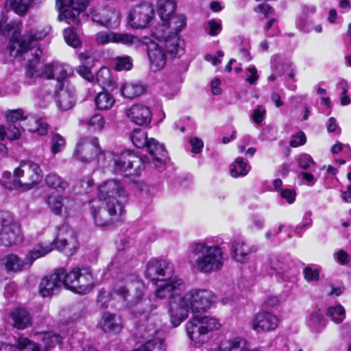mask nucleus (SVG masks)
<instances>
[{"label": "nucleus", "mask_w": 351, "mask_h": 351, "mask_svg": "<svg viewBox=\"0 0 351 351\" xmlns=\"http://www.w3.org/2000/svg\"><path fill=\"white\" fill-rule=\"evenodd\" d=\"M145 292L143 282L135 274H132L117 284L112 292L101 289L97 295V305L101 308H106L111 300L117 299L124 306L133 307L143 300Z\"/></svg>", "instance_id": "1"}, {"label": "nucleus", "mask_w": 351, "mask_h": 351, "mask_svg": "<svg viewBox=\"0 0 351 351\" xmlns=\"http://www.w3.org/2000/svg\"><path fill=\"white\" fill-rule=\"evenodd\" d=\"M22 23L19 20L12 21L5 24L4 19L0 20V34L3 35H12L8 49L11 56H17L21 53H29L36 57V51L38 56L41 51L38 48L30 47L33 41H38L43 39L48 34V30L45 29H32L27 34L21 36Z\"/></svg>", "instance_id": "2"}, {"label": "nucleus", "mask_w": 351, "mask_h": 351, "mask_svg": "<svg viewBox=\"0 0 351 351\" xmlns=\"http://www.w3.org/2000/svg\"><path fill=\"white\" fill-rule=\"evenodd\" d=\"M215 295L207 289H195L178 298L179 302H173L171 307V323L178 326L189 315V312L204 313L214 303Z\"/></svg>", "instance_id": "3"}, {"label": "nucleus", "mask_w": 351, "mask_h": 351, "mask_svg": "<svg viewBox=\"0 0 351 351\" xmlns=\"http://www.w3.org/2000/svg\"><path fill=\"white\" fill-rule=\"evenodd\" d=\"M190 253L196 256L191 263L195 273L210 274L219 271L224 265L223 252L217 245H210L208 239L193 242L189 245Z\"/></svg>", "instance_id": "4"}, {"label": "nucleus", "mask_w": 351, "mask_h": 351, "mask_svg": "<svg viewBox=\"0 0 351 351\" xmlns=\"http://www.w3.org/2000/svg\"><path fill=\"white\" fill-rule=\"evenodd\" d=\"M108 161L112 162L111 167L114 173L125 176H137L146 164L150 166L153 165L147 156L141 158L130 150L123 151L119 155L112 154V158H107L106 163Z\"/></svg>", "instance_id": "5"}, {"label": "nucleus", "mask_w": 351, "mask_h": 351, "mask_svg": "<svg viewBox=\"0 0 351 351\" xmlns=\"http://www.w3.org/2000/svg\"><path fill=\"white\" fill-rule=\"evenodd\" d=\"M36 51V57L28 60L26 75L29 79L45 77L47 79H55L58 82L64 81L69 75L70 70L69 66L60 62H53L48 64L40 63L38 54Z\"/></svg>", "instance_id": "6"}, {"label": "nucleus", "mask_w": 351, "mask_h": 351, "mask_svg": "<svg viewBox=\"0 0 351 351\" xmlns=\"http://www.w3.org/2000/svg\"><path fill=\"white\" fill-rule=\"evenodd\" d=\"M52 250L51 245L38 243L28 252L23 258L16 254H10L5 256L2 262L8 272H20L29 269L36 260L46 256Z\"/></svg>", "instance_id": "7"}, {"label": "nucleus", "mask_w": 351, "mask_h": 351, "mask_svg": "<svg viewBox=\"0 0 351 351\" xmlns=\"http://www.w3.org/2000/svg\"><path fill=\"white\" fill-rule=\"evenodd\" d=\"M73 157L82 162H90L96 159L99 165L105 167L107 158H112V153L101 150L97 138L88 136L81 138L78 142Z\"/></svg>", "instance_id": "8"}, {"label": "nucleus", "mask_w": 351, "mask_h": 351, "mask_svg": "<svg viewBox=\"0 0 351 351\" xmlns=\"http://www.w3.org/2000/svg\"><path fill=\"white\" fill-rule=\"evenodd\" d=\"M127 197L123 184L116 180H107L98 187L99 200L106 202V206L111 213H116L114 208L119 212H125L124 204Z\"/></svg>", "instance_id": "9"}, {"label": "nucleus", "mask_w": 351, "mask_h": 351, "mask_svg": "<svg viewBox=\"0 0 351 351\" xmlns=\"http://www.w3.org/2000/svg\"><path fill=\"white\" fill-rule=\"evenodd\" d=\"M43 177V171L37 163L31 160H23L15 169L12 185L9 188L28 190L40 182Z\"/></svg>", "instance_id": "10"}, {"label": "nucleus", "mask_w": 351, "mask_h": 351, "mask_svg": "<svg viewBox=\"0 0 351 351\" xmlns=\"http://www.w3.org/2000/svg\"><path fill=\"white\" fill-rule=\"evenodd\" d=\"M134 145L138 148H146L149 152V161L154 167L158 168L162 166L166 158L167 152L164 146L160 144L156 139H148L147 132L141 129H135L130 136Z\"/></svg>", "instance_id": "11"}, {"label": "nucleus", "mask_w": 351, "mask_h": 351, "mask_svg": "<svg viewBox=\"0 0 351 351\" xmlns=\"http://www.w3.org/2000/svg\"><path fill=\"white\" fill-rule=\"evenodd\" d=\"M221 324L215 317L209 316H194L185 326L187 336L195 344H203L206 341V335L219 330Z\"/></svg>", "instance_id": "12"}, {"label": "nucleus", "mask_w": 351, "mask_h": 351, "mask_svg": "<svg viewBox=\"0 0 351 351\" xmlns=\"http://www.w3.org/2000/svg\"><path fill=\"white\" fill-rule=\"evenodd\" d=\"M0 244L11 246L23 241L19 224L14 221L12 215L7 211H0Z\"/></svg>", "instance_id": "13"}, {"label": "nucleus", "mask_w": 351, "mask_h": 351, "mask_svg": "<svg viewBox=\"0 0 351 351\" xmlns=\"http://www.w3.org/2000/svg\"><path fill=\"white\" fill-rule=\"evenodd\" d=\"M50 245L54 248L64 252L66 255L73 254L78 248V241L75 231L66 223L57 227L56 237L51 243H44Z\"/></svg>", "instance_id": "14"}, {"label": "nucleus", "mask_w": 351, "mask_h": 351, "mask_svg": "<svg viewBox=\"0 0 351 351\" xmlns=\"http://www.w3.org/2000/svg\"><path fill=\"white\" fill-rule=\"evenodd\" d=\"M101 204L99 199H93L89 202L90 213L96 226H108L121 221L125 212H119L114 208L116 213H111L108 208H104Z\"/></svg>", "instance_id": "15"}, {"label": "nucleus", "mask_w": 351, "mask_h": 351, "mask_svg": "<svg viewBox=\"0 0 351 351\" xmlns=\"http://www.w3.org/2000/svg\"><path fill=\"white\" fill-rule=\"evenodd\" d=\"M142 47H145L149 61L150 69L154 71L162 70L167 64L169 56L162 45L147 37L143 38Z\"/></svg>", "instance_id": "16"}, {"label": "nucleus", "mask_w": 351, "mask_h": 351, "mask_svg": "<svg viewBox=\"0 0 351 351\" xmlns=\"http://www.w3.org/2000/svg\"><path fill=\"white\" fill-rule=\"evenodd\" d=\"M154 16L152 4L143 3L132 8L128 15V24L134 29L147 27Z\"/></svg>", "instance_id": "17"}, {"label": "nucleus", "mask_w": 351, "mask_h": 351, "mask_svg": "<svg viewBox=\"0 0 351 351\" xmlns=\"http://www.w3.org/2000/svg\"><path fill=\"white\" fill-rule=\"evenodd\" d=\"M173 274L172 263L165 260L152 259L147 262L145 276L151 280H165L171 278Z\"/></svg>", "instance_id": "18"}, {"label": "nucleus", "mask_w": 351, "mask_h": 351, "mask_svg": "<svg viewBox=\"0 0 351 351\" xmlns=\"http://www.w3.org/2000/svg\"><path fill=\"white\" fill-rule=\"evenodd\" d=\"M155 291L156 298L163 300L169 298V317H171V307L173 302H179L178 298L182 297L180 291L183 285L181 279H171L170 280H165Z\"/></svg>", "instance_id": "19"}, {"label": "nucleus", "mask_w": 351, "mask_h": 351, "mask_svg": "<svg viewBox=\"0 0 351 351\" xmlns=\"http://www.w3.org/2000/svg\"><path fill=\"white\" fill-rule=\"evenodd\" d=\"M154 34L169 56L180 57L184 53L185 43L179 34H161L160 32H155Z\"/></svg>", "instance_id": "20"}, {"label": "nucleus", "mask_w": 351, "mask_h": 351, "mask_svg": "<svg viewBox=\"0 0 351 351\" xmlns=\"http://www.w3.org/2000/svg\"><path fill=\"white\" fill-rule=\"evenodd\" d=\"M280 322V318L267 311H261L253 317L252 328L258 333L268 332L275 330Z\"/></svg>", "instance_id": "21"}, {"label": "nucleus", "mask_w": 351, "mask_h": 351, "mask_svg": "<svg viewBox=\"0 0 351 351\" xmlns=\"http://www.w3.org/2000/svg\"><path fill=\"white\" fill-rule=\"evenodd\" d=\"M217 351H262L260 348H252L250 342L241 336H230L222 339Z\"/></svg>", "instance_id": "22"}, {"label": "nucleus", "mask_w": 351, "mask_h": 351, "mask_svg": "<svg viewBox=\"0 0 351 351\" xmlns=\"http://www.w3.org/2000/svg\"><path fill=\"white\" fill-rule=\"evenodd\" d=\"M125 114L130 121L141 126L148 125L152 117L150 109L143 104L132 106L125 111Z\"/></svg>", "instance_id": "23"}, {"label": "nucleus", "mask_w": 351, "mask_h": 351, "mask_svg": "<svg viewBox=\"0 0 351 351\" xmlns=\"http://www.w3.org/2000/svg\"><path fill=\"white\" fill-rule=\"evenodd\" d=\"M256 251L255 246L250 245L242 240L234 241L231 244L230 252L232 258L237 263H245L250 255Z\"/></svg>", "instance_id": "24"}, {"label": "nucleus", "mask_w": 351, "mask_h": 351, "mask_svg": "<svg viewBox=\"0 0 351 351\" xmlns=\"http://www.w3.org/2000/svg\"><path fill=\"white\" fill-rule=\"evenodd\" d=\"M161 21V25L155 31L160 32L161 34L167 32V34H179L186 25V17L182 14H174Z\"/></svg>", "instance_id": "25"}, {"label": "nucleus", "mask_w": 351, "mask_h": 351, "mask_svg": "<svg viewBox=\"0 0 351 351\" xmlns=\"http://www.w3.org/2000/svg\"><path fill=\"white\" fill-rule=\"evenodd\" d=\"M62 286V282L56 271L42 279L39 285V292L44 298L51 296L58 293Z\"/></svg>", "instance_id": "26"}, {"label": "nucleus", "mask_w": 351, "mask_h": 351, "mask_svg": "<svg viewBox=\"0 0 351 351\" xmlns=\"http://www.w3.org/2000/svg\"><path fill=\"white\" fill-rule=\"evenodd\" d=\"M99 326L105 332L118 334L122 330L123 323L121 316L104 312L101 315Z\"/></svg>", "instance_id": "27"}, {"label": "nucleus", "mask_w": 351, "mask_h": 351, "mask_svg": "<svg viewBox=\"0 0 351 351\" xmlns=\"http://www.w3.org/2000/svg\"><path fill=\"white\" fill-rule=\"evenodd\" d=\"M47 204L50 210L57 215H60L62 210L68 213L74 205L72 199L60 195L49 196Z\"/></svg>", "instance_id": "28"}, {"label": "nucleus", "mask_w": 351, "mask_h": 351, "mask_svg": "<svg viewBox=\"0 0 351 351\" xmlns=\"http://www.w3.org/2000/svg\"><path fill=\"white\" fill-rule=\"evenodd\" d=\"M77 285L75 290L79 294H86L90 292L95 285V280L89 267H81Z\"/></svg>", "instance_id": "29"}, {"label": "nucleus", "mask_w": 351, "mask_h": 351, "mask_svg": "<svg viewBox=\"0 0 351 351\" xmlns=\"http://www.w3.org/2000/svg\"><path fill=\"white\" fill-rule=\"evenodd\" d=\"M57 271L60 280L62 282V285L75 292L81 267H75L68 273L64 268H60Z\"/></svg>", "instance_id": "30"}, {"label": "nucleus", "mask_w": 351, "mask_h": 351, "mask_svg": "<svg viewBox=\"0 0 351 351\" xmlns=\"http://www.w3.org/2000/svg\"><path fill=\"white\" fill-rule=\"evenodd\" d=\"M306 324L313 332L320 333L327 324V320L324 318L320 310L314 309L311 311L306 319Z\"/></svg>", "instance_id": "31"}, {"label": "nucleus", "mask_w": 351, "mask_h": 351, "mask_svg": "<svg viewBox=\"0 0 351 351\" xmlns=\"http://www.w3.org/2000/svg\"><path fill=\"white\" fill-rule=\"evenodd\" d=\"M75 88L72 87L70 89H61L58 93L57 105L60 110L66 111L71 108L75 104Z\"/></svg>", "instance_id": "32"}, {"label": "nucleus", "mask_w": 351, "mask_h": 351, "mask_svg": "<svg viewBox=\"0 0 351 351\" xmlns=\"http://www.w3.org/2000/svg\"><path fill=\"white\" fill-rule=\"evenodd\" d=\"M11 319L14 327L24 329L31 324V317L27 311L23 308H16L11 313Z\"/></svg>", "instance_id": "33"}, {"label": "nucleus", "mask_w": 351, "mask_h": 351, "mask_svg": "<svg viewBox=\"0 0 351 351\" xmlns=\"http://www.w3.org/2000/svg\"><path fill=\"white\" fill-rule=\"evenodd\" d=\"M176 5L174 0H158L156 10L161 20H166L174 15Z\"/></svg>", "instance_id": "34"}, {"label": "nucleus", "mask_w": 351, "mask_h": 351, "mask_svg": "<svg viewBox=\"0 0 351 351\" xmlns=\"http://www.w3.org/2000/svg\"><path fill=\"white\" fill-rule=\"evenodd\" d=\"M120 91L121 95L125 98L133 99L142 95L145 91V88L138 83L126 82L121 85Z\"/></svg>", "instance_id": "35"}, {"label": "nucleus", "mask_w": 351, "mask_h": 351, "mask_svg": "<svg viewBox=\"0 0 351 351\" xmlns=\"http://www.w3.org/2000/svg\"><path fill=\"white\" fill-rule=\"evenodd\" d=\"M114 43L122 44L128 47L136 45L141 47L142 45L143 39L139 40L136 36L130 33H117L114 34Z\"/></svg>", "instance_id": "36"}, {"label": "nucleus", "mask_w": 351, "mask_h": 351, "mask_svg": "<svg viewBox=\"0 0 351 351\" xmlns=\"http://www.w3.org/2000/svg\"><path fill=\"white\" fill-rule=\"evenodd\" d=\"M46 184L58 192H63L68 186V182L56 173H51L45 178Z\"/></svg>", "instance_id": "37"}, {"label": "nucleus", "mask_w": 351, "mask_h": 351, "mask_svg": "<svg viewBox=\"0 0 351 351\" xmlns=\"http://www.w3.org/2000/svg\"><path fill=\"white\" fill-rule=\"evenodd\" d=\"M27 130L32 133L43 136L47 133L48 125L44 119L32 117L28 119Z\"/></svg>", "instance_id": "38"}, {"label": "nucleus", "mask_w": 351, "mask_h": 351, "mask_svg": "<svg viewBox=\"0 0 351 351\" xmlns=\"http://www.w3.org/2000/svg\"><path fill=\"white\" fill-rule=\"evenodd\" d=\"M34 0H7L6 6L9 7L19 16H24L28 12Z\"/></svg>", "instance_id": "39"}, {"label": "nucleus", "mask_w": 351, "mask_h": 351, "mask_svg": "<svg viewBox=\"0 0 351 351\" xmlns=\"http://www.w3.org/2000/svg\"><path fill=\"white\" fill-rule=\"evenodd\" d=\"M269 267V274L271 275H284L287 273L290 269L289 265L287 263H285L284 258L278 256H274L271 258Z\"/></svg>", "instance_id": "40"}, {"label": "nucleus", "mask_w": 351, "mask_h": 351, "mask_svg": "<svg viewBox=\"0 0 351 351\" xmlns=\"http://www.w3.org/2000/svg\"><path fill=\"white\" fill-rule=\"evenodd\" d=\"M250 169L247 161H245L242 158H237L230 166V175L233 178L245 176L248 173Z\"/></svg>", "instance_id": "41"}, {"label": "nucleus", "mask_w": 351, "mask_h": 351, "mask_svg": "<svg viewBox=\"0 0 351 351\" xmlns=\"http://www.w3.org/2000/svg\"><path fill=\"white\" fill-rule=\"evenodd\" d=\"M38 337L43 341L46 350H50L59 345L63 338L60 334L53 331L40 334L38 335Z\"/></svg>", "instance_id": "42"}, {"label": "nucleus", "mask_w": 351, "mask_h": 351, "mask_svg": "<svg viewBox=\"0 0 351 351\" xmlns=\"http://www.w3.org/2000/svg\"><path fill=\"white\" fill-rule=\"evenodd\" d=\"M95 102L98 109L104 110L110 109L114 106L115 99L109 93L101 92L97 95Z\"/></svg>", "instance_id": "43"}, {"label": "nucleus", "mask_w": 351, "mask_h": 351, "mask_svg": "<svg viewBox=\"0 0 351 351\" xmlns=\"http://www.w3.org/2000/svg\"><path fill=\"white\" fill-rule=\"evenodd\" d=\"M60 315L62 322L65 324H69L79 319L81 317L82 313L78 307L73 306L63 308Z\"/></svg>", "instance_id": "44"}, {"label": "nucleus", "mask_w": 351, "mask_h": 351, "mask_svg": "<svg viewBox=\"0 0 351 351\" xmlns=\"http://www.w3.org/2000/svg\"><path fill=\"white\" fill-rule=\"evenodd\" d=\"M118 18L119 13L117 12L108 10H104L101 16L99 14H93L92 16L93 21H96L104 26H108L112 21H116Z\"/></svg>", "instance_id": "45"}, {"label": "nucleus", "mask_w": 351, "mask_h": 351, "mask_svg": "<svg viewBox=\"0 0 351 351\" xmlns=\"http://www.w3.org/2000/svg\"><path fill=\"white\" fill-rule=\"evenodd\" d=\"M326 313L335 324L341 323L346 317V310L341 304L329 306Z\"/></svg>", "instance_id": "46"}, {"label": "nucleus", "mask_w": 351, "mask_h": 351, "mask_svg": "<svg viewBox=\"0 0 351 351\" xmlns=\"http://www.w3.org/2000/svg\"><path fill=\"white\" fill-rule=\"evenodd\" d=\"M21 136L20 129L14 124H10L5 129L3 125H0V141L5 137L10 141L18 139Z\"/></svg>", "instance_id": "47"}, {"label": "nucleus", "mask_w": 351, "mask_h": 351, "mask_svg": "<svg viewBox=\"0 0 351 351\" xmlns=\"http://www.w3.org/2000/svg\"><path fill=\"white\" fill-rule=\"evenodd\" d=\"M96 81L104 88L112 86L113 79L111 71L106 67L101 68L96 75Z\"/></svg>", "instance_id": "48"}, {"label": "nucleus", "mask_w": 351, "mask_h": 351, "mask_svg": "<svg viewBox=\"0 0 351 351\" xmlns=\"http://www.w3.org/2000/svg\"><path fill=\"white\" fill-rule=\"evenodd\" d=\"M136 351H166V348L164 341L160 338H156L147 341L136 349Z\"/></svg>", "instance_id": "49"}, {"label": "nucleus", "mask_w": 351, "mask_h": 351, "mask_svg": "<svg viewBox=\"0 0 351 351\" xmlns=\"http://www.w3.org/2000/svg\"><path fill=\"white\" fill-rule=\"evenodd\" d=\"M64 38L66 43L74 48L81 45V40L73 27H68L64 30Z\"/></svg>", "instance_id": "50"}, {"label": "nucleus", "mask_w": 351, "mask_h": 351, "mask_svg": "<svg viewBox=\"0 0 351 351\" xmlns=\"http://www.w3.org/2000/svg\"><path fill=\"white\" fill-rule=\"evenodd\" d=\"M18 351H40V347L34 341L25 337H20L18 341Z\"/></svg>", "instance_id": "51"}, {"label": "nucleus", "mask_w": 351, "mask_h": 351, "mask_svg": "<svg viewBox=\"0 0 351 351\" xmlns=\"http://www.w3.org/2000/svg\"><path fill=\"white\" fill-rule=\"evenodd\" d=\"M298 165L300 168L304 170L314 171L315 169V163L311 156L307 154L300 155L298 158Z\"/></svg>", "instance_id": "52"}, {"label": "nucleus", "mask_w": 351, "mask_h": 351, "mask_svg": "<svg viewBox=\"0 0 351 351\" xmlns=\"http://www.w3.org/2000/svg\"><path fill=\"white\" fill-rule=\"evenodd\" d=\"M64 138L59 134H54L51 138V152L53 154L60 152L65 147Z\"/></svg>", "instance_id": "53"}, {"label": "nucleus", "mask_w": 351, "mask_h": 351, "mask_svg": "<svg viewBox=\"0 0 351 351\" xmlns=\"http://www.w3.org/2000/svg\"><path fill=\"white\" fill-rule=\"evenodd\" d=\"M319 272L320 270L318 267L313 268L310 266H306L303 269L304 279L308 282L318 281Z\"/></svg>", "instance_id": "54"}, {"label": "nucleus", "mask_w": 351, "mask_h": 351, "mask_svg": "<svg viewBox=\"0 0 351 351\" xmlns=\"http://www.w3.org/2000/svg\"><path fill=\"white\" fill-rule=\"evenodd\" d=\"M132 67V59L129 56L118 57L116 60L115 69L117 71H128Z\"/></svg>", "instance_id": "55"}, {"label": "nucleus", "mask_w": 351, "mask_h": 351, "mask_svg": "<svg viewBox=\"0 0 351 351\" xmlns=\"http://www.w3.org/2000/svg\"><path fill=\"white\" fill-rule=\"evenodd\" d=\"M6 121L14 123L24 119V112L22 109L10 110L5 112Z\"/></svg>", "instance_id": "56"}, {"label": "nucleus", "mask_w": 351, "mask_h": 351, "mask_svg": "<svg viewBox=\"0 0 351 351\" xmlns=\"http://www.w3.org/2000/svg\"><path fill=\"white\" fill-rule=\"evenodd\" d=\"M337 87L339 89L341 90V95H340V101L341 104L343 106L348 105L350 103V99L347 95L348 90V83L346 80H341L338 85Z\"/></svg>", "instance_id": "57"}, {"label": "nucleus", "mask_w": 351, "mask_h": 351, "mask_svg": "<svg viewBox=\"0 0 351 351\" xmlns=\"http://www.w3.org/2000/svg\"><path fill=\"white\" fill-rule=\"evenodd\" d=\"M114 32H99L95 36L96 42L100 45H106L114 42Z\"/></svg>", "instance_id": "58"}, {"label": "nucleus", "mask_w": 351, "mask_h": 351, "mask_svg": "<svg viewBox=\"0 0 351 351\" xmlns=\"http://www.w3.org/2000/svg\"><path fill=\"white\" fill-rule=\"evenodd\" d=\"M76 71L88 82H93L95 81V77L88 66L84 64L80 65L76 68Z\"/></svg>", "instance_id": "59"}, {"label": "nucleus", "mask_w": 351, "mask_h": 351, "mask_svg": "<svg viewBox=\"0 0 351 351\" xmlns=\"http://www.w3.org/2000/svg\"><path fill=\"white\" fill-rule=\"evenodd\" d=\"M88 125L94 130H100L104 126V118L101 114H95L88 120Z\"/></svg>", "instance_id": "60"}, {"label": "nucleus", "mask_w": 351, "mask_h": 351, "mask_svg": "<svg viewBox=\"0 0 351 351\" xmlns=\"http://www.w3.org/2000/svg\"><path fill=\"white\" fill-rule=\"evenodd\" d=\"M265 108L262 106H258L254 110L252 114V119L255 123L261 124L265 119Z\"/></svg>", "instance_id": "61"}, {"label": "nucleus", "mask_w": 351, "mask_h": 351, "mask_svg": "<svg viewBox=\"0 0 351 351\" xmlns=\"http://www.w3.org/2000/svg\"><path fill=\"white\" fill-rule=\"evenodd\" d=\"M208 34L210 36H217L221 31V20H210L208 21Z\"/></svg>", "instance_id": "62"}, {"label": "nucleus", "mask_w": 351, "mask_h": 351, "mask_svg": "<svg viewBox=\"0 0 351 351\" xmlns=\"http://www.w3.org/2000/svg\"><path fill=\"white\" fill-rule=\"evenodd\" d=\"M259 78V75L257 73L256 67L253 65L250 66L247 69V74L245 80L250 84H254L256 83Z\"/></svg>", "instance_id": "63"}, {"label": "nucleus", "mask_w": 351, "mask_h": 351, "mask_svg": "<svg viewBox=\"0 0 351 351\" xmlns=\"http://www.w3.org/2000/svg\"><path fill=\"white\" fill-rule=\"evenodd\" d=\"M334 257L337 262L341 265H346L350 261L349 254L343 250H338L334 253Z\"/></svg>", "instance_id": "64"}]
</instances>
